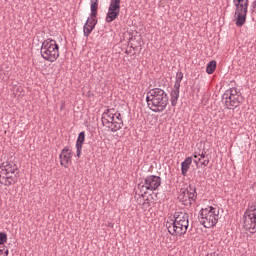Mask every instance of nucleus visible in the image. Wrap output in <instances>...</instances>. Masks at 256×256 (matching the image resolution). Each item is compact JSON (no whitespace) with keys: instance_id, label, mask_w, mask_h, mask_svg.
Segmentation results:
<instances>
[{"instance_id":"nucleus-4","label":"nucleus","mask_w":256,"mask_h":256,"mask_svg":"<svg viewBox=\"0 0 256 256\" xmlns=\"http://www.w3.org/2000/svg\"><path fill=\"white\" fill-rule=\"evenodd\" d=\"M199 221L205 229L215 227L219 222V208L213 206L207 207L200 211Z\"/></svg>"},{"instance_id":"nucleus-30","label":"nucleus","mask_w":256,"mask_h":256,"mask_svg":"<svg viewBox=\"0 0 256 256\" xmlns=\"http://www.w3.org/2000/svg\"><path fill=\"white\" fill-rule=\"evenodd\" d=\"M112 133L117 132V129H111Z\"/></svg>"},{"instance_id":"nucleus-24","label":"nucleus","mask_w":256,"mask_h":256,"mask_svg":"<svg viewBox=\"0 0 256 256\" xmlns=\"http://www.w3.org/2000/svg\"><path fill=\"white\" fill-rule=\"evenodd\" d=\"M239 95L240 94L237 92V88H231L223 94V99H225V97H237Z\"/></svg>"},{"instance_id":"nucleus-14","label":"nucleus","mask_w":256,"mask_h":256,"mask_svg":"<svg viewBox=\"0 0 256 256\" xmlns=\"http://www.w3.org/2000/svg\"><path fill=\"white\" fill-rule=\"evenodd\" d=\"M95 25H97V18L88 17L83 27L84 37H89V35H91L93 29H95Z\"/></svg>"},{"instance_id":"nucleus-23","label":"nucleus","mask_w":256,"mask_h":256,"mask_svg":"<svg viewBox=\"0 0 256 256\" xmlns=\"http://www.w3.org/2000/svg\"><path fill=\"white\" fill-rule=\"evenodd\" d=\"M145 193L140 192L137 196H135V200L138 203V205H147V199H145Z\"/></svg>"},{"instance_id":"nucleus-12","label":"nucleus","mask_w":256,"mask_h":256,"mask_svg":"<svg viewBox=\"0 0 256 256\" xmlns=\"http://www.w3.org/2000/svg\"><path fill=\"white\" fill-rule=\"evenodd\" d=\"M224 99H226L225 105H226L227 109H231V107L237 108V107H239V105H241L243 103V101H245V99L241 95L228 96V97H225Z\"/></svg>"},{"instance_id":"nucleus-6","label":"nucleus","mask_w":256,"mask_h":256,"mask_svg":"<svg viewBox=\"0 0 256 256\" xmlns=\"http://www.w3.org/2000/svg\"><path fill=\"white\" fill-rule=\"evenodd\" d=\"M161 187V177L157 175H149L144 178V183L138 184L140 193L148 194L149 191H157Z\"/></svg>"},{"instance_id":"nucleus-20","label":"nucleus","mask_w":256,"mask_h":256,"mask_svg":"<svg viewBox=\"0 0 256 256\" xmlns=\"http://www.w3.org/2000/svg\"><path fill=\"white\" fill-rule=\"evenodd\" d=\"M90 18L97 19V10L99 9V0H91L90 1Z\"/></svg>"},{"instance_id":"nucleus-27","label":"nucleus","mask_w":256,"mask_h":256,"mask_svg":"<svg viewBox=\"0 0 256 256\" xmlns=\"http://www.w3.org/2000/svg\"><path fill=\"white\" fill-rule=\"evenodd\" d=\"M7 243V233L0 232V245Z\"/></svg>"},{"instance_id":"nucleus-11","label":"nucleus","mask_w":256,"mask_h":256,"mask_svg":"<svg viewBox=\"0 0 256 256\" xmlns=\"http://www.w3.org/2000/svg\"><path fill=\"white\" fill-rule=\"evenodd\" d=\"M193 157L194 163H196V165H199V163L203 165V167H207L209 165V155H207L205 150L195 151L193 153Z\"/></svg>"},{"instance_id":"nucleus-15","label":"nucleus","mask_w":256,"mask_h":256,"mask_svg":"<svg viewBox=\"0 0 256 256\" xmlns=\"http://www.w3.org/2000/svg\"><path fill=\"white\" fill-rule=\"evenodd\" d=\"M108 129H123V120L121 114H116L111 117L110 125H106Z\"/></svg>"},{"instance_id":"nucleus-28","label":"nucleus","mask_w":256,"mask_h":256,"mask_svg":"<svg viewBox=\"0 0 256 256\" xmlns=\"http://www.w3.org/2000/svg\"><path fill=\"white\" fill-rule=\"evenodd\" d=\"M206 256H221V255H219V253H217V252H212V253L207 254Z\"/></svg>"},{"instance_id":"nucleus-25","label":"nucleus","mask_w":256,"mask_h":256,"mask_svg":"<svg viewBox=\"0 0 256 256\" xmlns=\"http://www.w3.org/2000/svg\"><path fill=\"white\" fill-rule=\"evenodd\" d=\"M181 81H183V72L179 71L176 73L174 87L181 89Z\"/></svg>"},{"instance_id":"nucleus-21","label":"nucleus","mask_w":256,"mask_h":256,"mask_svg":"<svg viewBox=\"0 0 256 256\" xmlns=\"http://www.w3.org/2000/svg\"><path fill=\"white\" fill-rule=\"evenodd\" d=\"M179 89L180 88H177L174 86L171 94H170V101H171V105L172 107H175L177 105V101H179Z\"/></svg>"},{"instance_id":"nucleus-26","label":"nucleus","mask_w":256,"mask_h":256,"mask_svg":"<svg viewBox=\"0 0 256 256\" xmlns=\"http://www.w3.org/2000/svg\"><path fill=\"white\" fill-rule=\"evenodd\" d=\"M0 256H9V248L0 246Z\"/></svg>"},{"instance_id":"nucleus-22","label":"nucleus","mask_w":256,"mask_h":256,"mask_svg":"<svg viewBox=\"0 0 256 256\" xmlns=\"http://www.w3.org/2000/svg\"><path fill=\"white\" fill-rule=\"evenodd\" d=\"M215 69H217V62L212 60L206 66V73H208V75H213V73H215Z\"/></svg>"},{"instance_id":"nucleus-29","label":"nucleus","mask_w":256,"mask_h":256,"mask_svg":"<svg viewBox=\"0 0 256 256\" xmlns=\"http://www.w3.org/2000/svg\"><path fill=\"white\" fill-rule=\"evenodd\" d=\"M3 177H5V174L0 172V183L3 185Z\"/></svg>"},{"instance_id":"nucleus-17","label":"nucleus","mask_w":256,"mask_h":256,"mask_svg":"<svg viewBox=\"0 0 256 256\" xmlns=\"http://www.w3.org/2000/svg\"><path fill=\"white\" fill-rule=\"evenodd\" d=\"M83 143H85V132H80L76 142V155L81 157V151H83Z\"/></svg>"},{"instance_id":"nucleus-1","label":"nucleus","mask_w":256,"mask_h":256,"mask_svg":"<svg viewBox=\"0 0 256 256\" xmlns=\"http://www.w3.org/2000/svg\"><path fill=\"white\" fill-rule=\"evenodd\" d=\"M146 103L153 113H163L169 105V95L161 88H152L147 93Z\"/></svg>"},{"instance_id":"nucleus-7","label":"nucleus","mask_w":256,"mask_h":256,"mask_svg":"<svg viewBox=\"0 0 256 256\" xmlns=\"http://www.w3.org/2000/svg\"><path fill=\"white\" fill-rule=\"evenodd\" d=\"M244 227L249 233H256V205L249 206L245 211Z\"/></svg>"},{"instance_id":"nucleus-8","label":"nucleus","mask_w":256,"mask_h":256,"mask_svg":"<svg viewBox=\"0 0 256 256\" xmlns=\"http://www.w3.org/2000/svg\"><path fill=\"white\" fill-rule=\"evenodd\" d=\"M179 200L185 207H191V205L197 201V188L190 185L188 189L182 190L179 195Z\"/></svg>"},{"instance_id":"nucleus-13","label":"nucleus","mask_w":256,"mask_h":256,"mask_svg":"<svg viewBox=\"0 0 256 256\" xmlns=\"http://www.w3.org/2000/svg\"><path fill=\"white\" fill-rule=\"evenodd\" d=\"M71 157H72L71 150L65 147L59 155L60 165L62 167H67V165L71 163Z\"/></svg>"},{"instance_id":"nucleus-16","label":"nucleus","mask_w":256,"mask_h":256,"mask_svg":"<svg viewBox=\"0 0 256 256\" xmlns=\"http://www.w3.org/2000/svg\"><path fill=\"white\" fill-rule=\"evenodd\" d=\"M19 174H5L2 179V185L5 187H11V185H15L17 181H19Z\"/></svg>"},{"instance_id":"nucleus-19","label":"nucleus","mask_w":256,"mask_h":256,"mask_svg":"<svg viewBox=\"0 0 256 256\" xmlns=\"http://www.w3.org/2000/svg\"><path fill=\"white\" fill-rule=\"evenodd\" d=\"M191 163H193V157H187L182 163H181V174L187 175V172L189 171V167H191Z\"/></svg>"},{"instance_id":"nucleus-9","label":"nucleus","mask_w":256,"mask_h":256,"mask_svg":"<svg viewBox=\"0 0 256 256\" xmlns=\"http://www.w3.org/2000/svg\"><path fill=\"white\" fill-rule=\"evenodd\" d=\"M121 13V0H110L108 12L106 15V23H113Z\"/></svg>"},{"instance_id":"nucleus-5","label":"nucleus","mask_w":256,"mask_h":256,"mask_svg":"<svg viewBox=\"0 0 256 256\" xmlns=\"http://www.w3.org/2000/svg\"><path fill=\"white\" fill-rule=\"evenodd\" d=\"M235 7L234 22L236 27H243L247 23V13L249 11V0H233Z\"/></svg>"},{"instance_id":"nucleus-3","label":"nucleus","mask_w":256,"mask_h":256,"mask_svg":"<svg viewBox=\"0 0 256 256\" xmlns=\"http://www.w3.org/2000/svg\"><path fill=\"white\" fill-rule=\"evenodd\" d=\"M40 53L42 59L55 63L59 59V44L52 38H48L42 42Z\"/></svg>"},{"instance_id":"nucleus-2","label":"nucleus","mask_w":256,"mask_h":256,"mask_svg":"<svg viewBox=\"0 0 256 256\" xmlns=\"http://www.w3.org/2000/svg\"><path fill=\"white\" fill-rule=\"evenodd\" d=\"M166 229L172 237H183L189 229V214L187 212L177 211L173 215V219L167 221Z\"/></svg>"},{"instance_id":"nucleus-10","label":"nucleus","mask_w":256,"mask_h":256,"mask_svg":"<svg viewBox=\"0 0 256 256\" xmlns=\"http://www.w3.org/2000/svg\"><path fill=\"white\" fill-rule=\"evenodd\" d=\"M0 173H2V175L19 174V167L15 162L7 160L0 165Z\"/></svg>"},{"instance_id":"nucleus-18","label":"nucleus","mask_w":256,"mask_h":256,"mask_svg":"<svg viewBox=\"0 0 256 256\" xmlns=\"http://www.w3.org/2000/svg\"><path fill=\"white\" fill-rule=\"evenodd\" d=\"M115 109H108L102 116V125L107 127V125H111V118L115 117Z\"/></svg>"}]
</instances>
